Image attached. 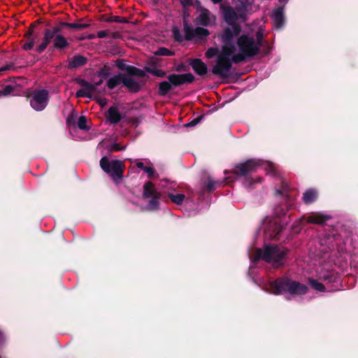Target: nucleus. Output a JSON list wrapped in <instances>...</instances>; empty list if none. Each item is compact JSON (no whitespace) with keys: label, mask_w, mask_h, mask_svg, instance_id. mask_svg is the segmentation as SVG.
<instances>
[{"label":"nucleus","mask_w":358,"mask_h":358,"mask_svg":"<svg viewBox=\"0 0 358 358\" xmlns=\"http://www.w3.org/2000/svg\"><path fill=\"white\" fill-rule=\"evenodd\" d=\"M211 1L215 4L218 3H221L222 1V0H211Z\"/></svg>","instance_id":"42"},{"label":"nucleus","mask_w":358,"mask_h":358,"mask_svg":"<svg viewBox=\"0 0 358 358\" xmlns=\"http://www.w3.org/2000/svg\"><path fill=\"white\" fill-rule=\"evenodd\" d=\"M100 166L113 180H116L122 178L124 168L122 162L120 160L110 161L106 157H103L100 160Z\"/></svg>","instance_id":"7"},{"label":"nucleus","mask_w":358,"mask_h":358,"mask_svg":"<svg viewBox=\"0 0 358 358\" xmlns=\"http://www.w3.org/2000/svg\"><path fill=\"white\" fill-rule=\"evenodd\" d=\"M312 287L317 291L323 292L324 290V286L320 282L315 280H311L310 281Z\"/></svg>","instance_id":"28"},{"label":"nucleus","mask_w":358,"mask_h":358,"mask_svg":"<svg viewBox=\"0 0 358 358\" xmlns=\"http://www.w3.org/2000/svg\"><path fill=\"white\" fill-rule=\"evenodd\" d=\"M273 26L275 29H280L284 24L283 8L275 9L272 14Z\"/></svg>","instance_id":"18"},{"label":"nucleus","mask_w":358,"mask_h":358,"mask_svg":"<svg viewBox=\"0 0 358 358\" xmlns=\"http://www.w3.org/2000/svg\"><path fill=\"white\" fill-rule=\"evenodd\" d=\"M94 38H95V35L94 34H90L88 36V38H90V39H94Z\"/></svg>","instance_id":"44"},{"label":"nucleus","mask_w":358,"mask_h":358,"mask_svg":"<svg viewBox=\"0 0 358 358\" xmlns=\"http://www.w3.org/2000/svg\"><path fill=\"white\" fill-rule=\"evenodd\" d=\"M143 196L145 198H151L147 208L149 210H154L158 208V199H159V193L156 191L151 182H147L144 185Z\"/></svg>","instance_id":"11"},{"label":"nucleus","mask_w":358,"mask_h":358,"mask_svg":"<svg viewBox=\"0 0 358 358\" xmlns=\"http://www.w3.org/2000/svg\"><path fill=\"white\" fill-rule=\"evenodd\" d=\"M155 55H162V56H171L173 55L171 50L166 48H160L155 52Z\"/></svg>","instance_id":"29"},{"label":"nucleus","mask_w":358,"mask_h":358,"mask_svg":"<svg viewBox=\"0 0 358 358\" xmlns=\"http://www.w3.org/2000/svg\"><path fill=\"white\" fill-rule=\"evenodd\" d=\"M197 122H198V120H194L192 121L189 124H188L187 126H194L197 124Z\"/></svg>","instance_id":"41"},{"label":"nucleus","mask_w":358,"mask_h":358,"mask_svg":"<svg viewBox=\"0 0 358 358\" xmlns=\"http://www.w3.org/2000/svg\"><path fill=\"white\" fill-rule=\"evenodd\" d=\"M208 187L210 190H212L213 189H214V186H213V184L211 181H209L208 182Z\"/></svg>","instance_id":"40"},{"label":"nucleus","mask_w":358,"mask_h":358,"mask_svg":"<svg viewBox=\"0 0 358 358\" xmlns=\"http://www.w3.org/2000/svg\"><path fill=\"white\" fill-rule=\"evenodd\" d=\"M78 127L83 130L89 129V127L87 125V118L85 116L82 115L79 117L78 121Z\"/></svg>","instance_id":"27"},{"label":"nucleus","mask_w":358,"mask_h":358,"mask_svg":"<svg viewBox=\"0 0 358 358\" xmlns=\"http://www.w3.org/2000/svg\"><path fill=\"white\" fill-rule=\"evenodd\" d=\"M126 70L127 71V74H123L122 85H124L129 91H138L141 86L136 79L134 78V76L143 77L145 75L143 71L131 66H128Z\"/></svg>","instance_id":"8"},{"label":"nucleus","mask_w":358,"mask_h":358,"mask_svg":"<svg viewBox=\"0 0 358 358\" xmlns=\"http://www.w3.org/2000/svg\"><path fill=\"white\" fill-rule=\"evenodd\" d=\"M330 218L329 216L324 215L321 213H314L311 215H309L306 218L301 217L299 220V224H302L303 222L306 221L307 223H313V224H323L327 220Z\"/></svg>","instance_id":"16"},{"label":"nucleus","mask_w":358,"mask_h":358,"mask_svg":"<svg viewBox=\"0 0 358 358\" xmlns=\"http://www.w3.org/2000/svg\"><path fill=\"white\" fill-rule=\"evenodd\" d=\"M34 45V42L33 41H29L27 43H25L23 46L24 49L26 50H30L33 48Z\"/></svg>","instance_id":"34"},{"label":"nucleus","mask_w":358,"mask_h":358,"mask_svg":"<svg viewBox=\"0 0 358 358\" xmlns=\"http://www.w3.org/2000/svg\"><path fill=\"white\" fill-rule=\"evenodd\" d=\"M317 196V192L315 189H308L304 194H303V201L306 203H310L316 200Z\"/></svg>","instance_id":"22"},{"label":"nucleus","mask_w":358,"mask_h":358,"mask_svg":"<svg viewBox=\"0 0 358 358\" xmlns=\"http://www.w3.org/2000/svg\"><path fill=\"white\" fill-rule=\"evenodd\" d=\"M264 289L275 294L283 292L291 294H303L307 291L306 285L287 278L278 279L275 281L270 282Z\"/></svg>","instance_id":"3"},{"label":"nucleus","mask_w":358,"mask_h":358,"mask_svg":"<svg viewBox=\"0 0 358 358\" xmlns=\"http://www.w3.org/2000/svg\"><path fill=\"white\" fill-rule=\"evenodd\" d=\"M80 85L84 87L83 89H80L76 92V97H89L91 98L95 92V90L99 83H90L85 80H81Z\"/></svg>","instance_id":"15"},{"label":"nucleus","mask_w":358,"mask_h":358,"mask_svg":"<svg viewBox=\"0 0 358 358\" xmlns=\"http://www.w3.org/2000/svg\"><path fill=\"white\" fill-rule=\"evenodd\" d=\"M144 171L146 172L148 175L149 177H151L153 174H154V169L151 167H145L144 168Z\"/></svg>","instance_id":"36"},{"label":"nucleus","mask_w":358,"mask_h":358,"mask_svg":"<svg viewBox=\"0 0 358 358\" xmlns=\"http://www.w3.org/2000/svg\"><path fill=\"white\" fill-rule=\"evenodd\" d=\"M264 235L267 238H278L279 234L282 229L280 224L278 218L266 217L262 223Z\"/></svg>","instance_id":"9"},{"label":"nucleus","mask_w":358,"mask_h":358,"mask_svg":"<svg viewBox=\"0 0 358 358\" xmlns=\"http://www.w3.org/2000/svg\"><path fill=\"white\" fill-rule=\"evenodd\" d=\"M195 0H180L182 5L184 7L192 5Z\"/></svg>","instance_id":"35"},{"label":"nucleus","mask_w":358,"mask_h":358,"mask_svg":"<svg viewBox=\"0 0 358 358\" xmlns=\"http://www.w3.org/2000/svg\"><path fill=\"white\" fill-rule=\"evenodd\" d=\"M146 71L159 78L165 76V72L164 71L155 67H148L146 68Z\"/></svg>","instance_id":"26"},{"label":"nucleus","mask_w":358,"mask_h":358,"mask_svg":"<svg viewBox=\"0 0 358 358\" xmlns=\"http://www.w3.org/2000/svg\"><path fill=\"white\" fill-rule=\"evenodd\" d=\"M123 148L120 147L118 144H113L112 146L113 150H121Z\"/></svg>","instance_id":"37"},{"label":"nucleus","mask_w":358,"mask_h":358,"mask_svg":"<svg viewBox=\"0 0 358 358\" xmlns=\"http://www.w3.org/2000/svg\"><path fill=\"white\" fill-rule=\"evenodd\" d=\"M288 0H279L280 3H286Z\"/></svg>","instance_id":"45"},{"label":"nucleus","mask_w":358,"mask_h":358,"mask_svg":"<svg viewBox=\"0 0 358 358\" xmlns=\"http://www.w3.org/2000/svg\"><path fill=\"white\" fill-rule=\"evenodd\" d=\"M195 73L200 76L205 75L207 72V66L199 59H192L189 62Z\"/></svg>","instance_id":"17"},{"label":"nucleus","mask_w":358,"mask_h":358,"mask_svg":"<svg viewBox=\"0 0 358 358\" xmlns=\"http://www.w3.org/2000/svg\"><path fill=\"white\" fill-rule=\"evenodd\" d=\"M196 17L197 23L203 26H210L215 23V16L206 8H201Z\"/></svg>","instance_id":"13"},{"label":"nucleus","mask_w":358,"mask_h":358,"mask_svg":"<svg viewBox=\"0 0 358 358\" xmlns=\"http://www.w3.org/2000/svg\"><path fill=\"white\" fill-rule=\"evenodd\" d=\"M13 68H14V65L13 64H6L4 66L0 68V73H3L4 71H6L11 70Z\"/></svg>","instance_id":"32"},{"label":"nucleus","mask_w":358,"mask_h":358,"mask_svg":"<svg viewBox=\"0 0 358 358\" xmlns=\"http://www.w3.org/2000/svg\"><path fill=\"white\" fill-rule=\"evenodd\" d=\"M63 24L66 27L74 29H83L90 26V24L83 23L81 22H73V23L65 22Z\"/></svg>","instance_id":"23"},{"label":"nucleus","mask_w":358,"mask_h":358,"mask_svg":"<svg viewBox=\"0 0 358 358\" xmlns=\"http://www.w3.org/2000/svg\"><path fill=\"white\" fill-rule=\"evenodd\" d=\"M100 104H101L102 106H105V105L106 104V100H101V101H100Z\"/></svg>","instance_id":"43"},{"label":"nucleus","mask_w":358,"mask_h":358,"mask_svg":"<svg viewBox=\"0 0 358 358\" xmlns=\"http://www.w3.org/2000/svg\"><path fill=\"white\" fill-rule=\"evenodd\" d=\"M194 76L190 73L171 74L169 76L168 80L162 81L159 85V92L161 95H166L172 86H180L186 83H191L194 81Z\"/></svg>","instance_id":"5"},{"label":"nucleus","mask_w":358,"mask_h":358,"mask_svg":"<svg viewBox=\"0 0 358 358\" xmlns=\"http://www.w3.org/2000/svg\"><path fill=\"white\" fill-rule=\"evenodd\" d=\"M262 166L268 174H275V166L269 162H261L257 159H250L243 164L238 165L235 169V173L239 176H244L250 172L255 171L258 167Z\"/></svg>","instance_id":"6"},{"label":"nucleus","mask_w":358,"mask_h":358,"mask_svg":"<svg viewBox=\"0 0 358 358\" xmlns=\"http://www.w3.org/2000/svg\"><path fill=\"white\" fill-rule=\"evenodd\" d=\"M236 8L223 3L220 5L224 22L231 27L224 28L219 36L221 48H210L205 55L208 59L216 57L212 73L221 78H228L233 64L248 60L259 52L262 34L259 31L256 38L250 34H241L240 25L235 24L238 20L243 22L252 11L250 2L243 3Z\"/></svg>","instance_id":"1"},{"label":"nucleus","mask_w":358,"mask_h":358,"mask_svg":"<svg viewBox=\"0 0 358 358\" xmlns=\"http://www.w3.org/2000/svg\"><path fill=\"white\" fill-rule=\"evenodd\" d=\"M86 58L80 56L76 55L74 56L70 61L69 64V66L70 68H76L78 66H82L86 63Z\"/></svg>","instance_id":"21"},{"label":"nucleus","mask_w":358,"mask_h":358,"mask_svg":"<svg viewBox=\"0 0 358 358\" xmlns=\"http://www.w3.org/2000/svg\"><path fill=\"white\" fill-rule=\"evenodd\" d=\"M108 36V31L106 30L99 31L97 33V36L100 38H106Z\"/></svg>","instance_id":"33"},{"label":"nucleus","mask_w":358,"mask_h":358,"mask_svg":"<svg viewBox=\"0 0 358 358\" xmlns=\"http://www.w3.org/2000/svg\"><path fill=\"white\" fill-rule=\"evenodd\" d=\"M285 254L286 250L284 248L275 245H265L263 252L259 248H250L248 250V256L252 264L262 259L276 267L282 264Z\"/></svg>","instance_id":"2"},{"label":"nucleus","mask_w":358,"mask_h":358,"mask_svg":"<svg viewBox=\"0 0 358 358\" xmlns=\"http://www.w3.org/2000/svg\"><path fill=\"white\" fill-rule=\"evenodd\" d=\"M123 74L119 73L110 78L107 82V86L109 89L113 90L119 87L122 84Z\"/></svg>","instance_id":"19"},{"label":"nucleus","mask_w":358,"mask_h":358,"mask_svg":"<svg viewBox=\"0 0 358 358\" xmlns=\"http://www.w3.org/2000/svg\"><path fill=\"white\" fill-rule=\"evenodd\" d=\"M172 32H173V34L174 36V38L177 41H180L181 40V36L180 34V30L178 29V28H177L176 27H173Z\"/></svg>","instance_id":"31"},{"label":"nucleus","mask_w":358,"mask_h":358,"mask_svg":"<svg viewBox=\"0 0 358 358\" xmlns=\"http://www.w3.org/2000/svg\"><path fill=\"white\" fill-rule=\"evenodd\" d=\"M58 31L59 29L57 27L46 29L44 33L43 41L36 48V51L40 53L44 51L52 39H53V48L55 49L62 50L68 48L69 43L66 38L61 34H57Z\"/></svg>","instance_id":"4"},{"label":"nucleus","mask_w":358,"mask_h":358,"mask_svg":"<svg viewBox=\"0 0 358 358\" xmlns=\"http://www.w3.org/2000/svg\"><path fill=\"white\" fill-rule=\"evenodd\" d=\"M13 91V87L11 85H7L3 88V90L0 92V94H3L4 96L9 94Z\"/></svg>","instance_id":"30"},{"label":"nucleus","mask_w":358,"mask_h":358,"mask_svg":"<svg viewBox=\"0 0 358 358\" xmlns=\"http://www.w3.org/2000/svg\"><path fill=\"white\" fill-rule=\"evenodd\" d=\"M108 118L111 123H117L121 120V115L117 108L111 107L108 111Z\"/></svg>","instance_id":"20"},{"label":"nucleus","mask_w":358,"mask_h":358,"mask_svg":"<svg viewBox=\"0 0 358 358\" xmlns=\"http://www.w3.org/2000/svg\"><path fill=\"white\" fill-rule=\"evenodd\" d=\"M276 194H281L285 200V203L277 206L274 210V213L278 217H281L282 215H285L286 212L291 208L292 206V200L289 196L287 194V191L286 188H283L282 190H277Z\"/></svg>","instance_id":"12"},{"label":"nucleus","mask_w":358,"mask_h":358,"mask_svg":"<svg viewBox=\"0 0 358 358\" xmlns=\"http://www.w3.org/2000/svg\"><path fill=\"white\" fill-rule=\"evenodd\" d=\"M48 101V92L45 90L34 91L30 99V104L35 110H43Z\"/></svg>","instance_id":"10"},{"label":"nucleus","mask_w":358,"mask_h":358,"mask_svg":"<svg viewBox=\"0 0 358 358\" xmlns=\"http://www.w3.org/2000/svg\"><path fill=\"white\" fill-rule=\"evenodd\" d=\"M184 29L186 37L189 40L196 38H203L208 36L210 34L208 29L202 27L192 28L185 25Z\"/></svg>","instance_id":"14"},{"label":"nucleus","mask_w":358,"mask_h":358,"mask_svg":"<svg viewBox=\"0 0 358 358\" xmlns=\"http://www.w3.org/2000/svg\"><path fill=\"white\" fill-rule=\"evenodd\" d=\"M117 66L119 69H124V64L122 61H117Z\"/></svg>","instance_id":"38"},{"label":"nucleus","mask_w":358,"mask_h":358,"mask_svg":"<svg viewBox=\"0 0 358 358\" xmlns=\"http://www.w3.org/2000/svg\"><path fill=\"white\" fill-rule=\"evenodd\" d=\"M261 178H246L243 182V185L245 188L250 189L252 188L254 185L257 182H261Z\"/></svg>","instance_id":"24"},{"label":"nucleus","mask_w":358,"mask_h":358,"mask_svg":"<svg viewBox=\"0 0 358 358\" xmlns=\"http://www.w3.org/2000/svg\"><path fill=\"white\" fill-rule=\"evenodd\" d=\"M168 195L171 200L176 204H181L185 199V195L182 194H174L169 193Z\"/></svg>","instance_id":"25"},{"label":"nucleus","mask_w":358,"mask_h":358,"mask_svg":"<svg viewBox=\"0 0 358 358\" xmlns=\"http://www.w3.org/2000/svg\"><path fill=\"white\" fill-rule=\"evenodd\" d=\"M136 166H137L138 168H140V169H143V171H144V168L145 167V166H144L143 163V162H138V163L136 164Z\"/></svg>","instance_id":"39"}]
</instances>
